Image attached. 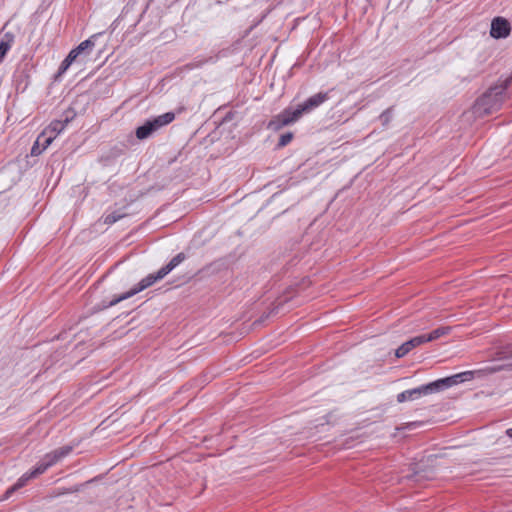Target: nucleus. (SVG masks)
Instances as JSON below:
<instances>
[{
    "instance_id": "obj_1",
    "label": "nucleus",
    "mask_w": 512,
    "mask_h": 512,
    "mask_svg": "<svg viewBox=\"0 0 512 512\" xmlns=\"http://www.w3.org/2000/svg\"><path fill=\"white\" fill-rule=\"evenodd\" d=\"M72 446H63L54 451L47 453L35 466V468L29 473L23 474L18 481L7 489L4 494V499H8L15 491L22 488L26 483L41 474H43L48 468L58 463L60 460L68 456L72 451Z\"/></svg>"
},
{
    "instance_id": "obj_2",
    "label": "nucleus",
    "mask_w": 512,
    "mask_h": 512,
    "mask_svg": "<svg viewBox=\"0 0 512 512\" xmlns=\"http://www.w3.org/2000/svg\"><path fill=\"white\" fill-rule=\"evenodd\" d=\"M184 253H178L176 256H174L167 265L163 266L161 269L158 270L155 274H149L145 278H143L136 287L130 289L128 292L123 293L119 295L118 297L114 298L108 303H104L102 305V309L112 307L119 302L126 300L137 293L141 292L142 290L150 287L153 285L156 281L163 279L167 274H169L175 267H177L184 259H185Z\"/></svg>"
},
{
    "instance_id": "obj_3",
    "label": "nucleus",
    "mask_w": 512,
    "mask_h": 512,
    "mask_svg": "<svg viewBox=\"0 0 512 512\" xmlns=\"http://www.w3.org/2000/svg\"><path fill=\"white\" fill-rule=\"evenodd\" d=\"M508 95L510 94L505 90V86L497 84L490 87L476 100L473 105V113L482 117L498 111Z\"/></svg>"
},
{
    "instance_id": "obj_4",
    "label": "nucleus",
    "mask_w": 512,
    "mask_h": 512,
    "mask_svg": "<svg viewBox=\"0 0 512 512\" xmlns=\"http://www.w3.org/2000/svg\"><path fill=\"white\" fill-rule=\"evenodd\" d=\"M174 119V112H167L152 119H148L136 129L135 135L139 140L147 139L162 127L173 122Z\"/></svg>"
},
{
    "instance_id": "obj_5",
    "label": "nucleus",
    "mask_w": 512,
    "mask_h": 512,
    "mask_svg": "<svg viewBox=\"0 0 512 512\" xmlns=\"http://www.w3.org/2000/svg\"><path fill=\"white\" fill-rule=\"evenodd\" d=\"M304 113H308L304 104L298 105L295 109L287 108L270 120L268 128L279 130L284 126L296 122Z\"/></svg>"
},
{
    "instance_id": "obj_6",
    "label": "nucleus",
    "mask_w": 512,
    "mask_h": 512,
    "mask_svg": "<svg viewBox=\"0 0 512 512\" xmlns=\"http://www.w3.org/2000/svg\"><path fill=\"white\" fill-rule=\"evenodd\" d=\"M495 359L501 361L502 364L486 367L482 370V372L486 374H493L501 370L512 371V345L502 347L499 351H497Z\"/></svg>"
},
{
    "instance_id": "obj_7",
    "label": "nucleus",
    "mask_w": 512,
    "mask_h": 512,
    "mask_svg": "<svg viewBox=\"0 0 512 512\" xmlns=\"http://www.w3.org/2000/svg\"><path fill=\"white\" fill-rule=\"evenodd\" d=\"M474 372L472 371H466L462 373L455 374L450 377L438 379L436 381L431 382L433 386L434 393H437L439 391H443L453 385H456L458 383L471 380L473 378Z\"/></svg>"
},
{
    "instance_id": "obj_8",
    "label": "nucleus",
    "mask_w": 512,
    "mask_h": 512,
    "mask_svg": "<svg viewBox=\"0 0 512 512\" xmlns=\"http://www.w3.org/2000/svg\"><path fill=\"white\" fill-rule=\"evenodd\" d=\"M433 393H434V390H433L432 383H428V384L422 385L420 387L405 390V391L399 393L397 395V401L399 403H403L406 401H412V400L418 399L419 397H421L423 395H429V394H433Z\"/></svg>"
},
{
    "instance_id": "obj_9",
    "label": "nucleus",
    "mask_w": 512,
    "mask_h": 512,
    "mask_svg": "<svg viewBox=\"0 0 512 512\" xmlns=\"http://www.w3.org/2000/svg\"><path fill=\"white\" fill-rule=\"evenodd\" d=\"M510 34V23L503 17H496L491 22L490 35L495 39L506 38Z\"/></svg>"
},
{
    "instance_id": "obj_10",
    "label": "nucleus",
    "mask_w": 512,
    "mask_h": 512,
    "mask_svg": "<svg viewBox=\"0 0 512 512\" xmlns=\"http://www.w3.org/2000/svg\"><path fill=\"white\" fill-rule=\"evenodd\" d=\"M422 344H425L422 335L415 336L412 339L404 342L401 346H399L395 351V356L397 358H402L406 356L412 349Z\"/></svg>"
},
{
    "instance_id": "obj_11",
    "label": "nucleus",
    "mask_w": 512,
    "mask_h": 512,
    "mask_svg": "<svg viewBox=\"0 0 512 512\" xmlns=\"http://www.w3.org/2000/svg\"><path fill=\"white\" fill-rule=\"evenodd\" d=\"M411 471L412 474L408 475L407 478L413 479L416 482L431 479L433 476L432 470L426 469L421 462L413 464L411 466Z\"/></svg>"
},
{
    "instance_id": "obj_12",
    "label": "nucleus",
    "mask_w": 512,
    "mask_h": 512,
    "mask_svg": "<svg viewBox=\"0 0 512 512\" xmlns=\"http://www.w3.org/2000/svg\"><path fill=\"white\" fill-rule=\"evenodd\" d=\"M73 117L74 115L67 113L64 118L52 121L45 130L56 138L57 135L65 129L66 125L73 119Z\"/></svg>"
},
{
    "instance_id": "obj_13",
    "label": "nucleus",
    "mask_w": 512,
    "mask_h": 512,
    "mask_svg": "<svg viewBox=\"0 0 512 512\" xmlns=\"http://www.w3.org/2000/svg\"><path fill=\"white\" fill-rule=\"evenodd\" d=\"M328 99H329L328 92H320V93H317V94L309 97L303 104H304L307 112H310L313 109L319 107L321 104H323Z\"/></svg>"
},
{
    "instance_id": "obj_14",
    "label": "nucleus",
    "mask_w": 512,
    "mask_h": 512,
    "mask_svg": "<svg viewBox=\"0 0 512 512\" xmlns=\"http://www.w3.org/2000/svg\"><path fill=\"white\" fill-rule=\"evenodd\" d=\"M451 329L452 328L450 326L438 327L428 334H423L422 337L425 343L432 342L439 339L442 336L448 335L451 332Z\"/></svg>"
},
{
    "instance_id": "obj_15",
    "label": "nucleus",
    "mask_w": 512,
    "mask_h": 512,
    "mask_svg": "<svg viewBox=\"0 0 512 512\" xmlns=\"http://www.w3.org/2000/svg\"><path fill=\"white\" fill-rule=\"evenodd\" d=\"M14 42V35L11 32H6L0 41V63L5 58L7 52L10 50Z\"/></svg>"
},
{
    "instance_id": "obj_16",
    "label": "nucleus",
    "mask_w": 512,
    "mask_h": 512,
    "mask_svg": "<svg viewBox=\"0 0 512 512\" xmlns=\"http://www.w3.org/2000/svg\"><path fill=\"white\" fill-rule=\"evenodd\" d=\"M55 139L54 136H52L50 133H48L46 130H44L38 137L37 141L40 142V145L42 147V150H45Z\"/></svg>"
},
{
    "instance_id": "obj_17",
    "label": "nucleus",
    "mask_w": 512,
    "mask_h": 512,
    "mask_svg": "<svg viewBox=\"0 0 512 512\" xmlns=\"http://www.w3.org/2000/svg\"><path fill=\"white\" fill-rule=\"evenodd\" d=\"M392 107L390 108H387L386 110H384L381 115L379 116V120L382 124V126L386 127L389 125V123L391 122L392 118H393V112H392Z\"/></svg>"
},
{
    "instance_id": "obj_18",
    "label": "nucleus",
    "mask_w": 512,
    "mask_h": 512,
    "mask_svg": "<svg viewBox=\"0 0 512 512\" xmlns=\"http://www.w3.org/2000/svg\"><path fill=\"white\" fill-rule=\"evenodd\" d=\"M124 216V213H121L120 211H114L105 216L104 223L108 225L114 224L118 220L122 219Z\"/></svg>"
},
{
    "instance_id": "obj_19",
    "label": "nucleus",
    "mask_w": 512,
    "mask_h": 512,
    "mask_svg": "<svg viewBox=\"0 0 512 512\" xmlns=\"http://www.w3.org/2000/svg\"><path fill=\"white\" fill-rule=\"evenodd\" d=\"M96 36L93 35L91 38L81 42L75 49L77 50V52H79L80 54L85 52L86 50L88 49H91L93 46H94V41H93V38H95Z\"/></svg>"
},
{
    "instance_id": "obj_20",
    "label": "nucleus",
    "mask_w": 512,
    "mask_h": 512,
    "mask_svg": "<svg viewBox=\"0 0 512 512\" xmlns=\"http://www.w3.org/2000/svg\"><path fill=\"white\" fill-rule=\"evenodd\" d=\"M293 138V134L288 132V133H285V134H282L279 138V142H278V147H284L286 146L287 144L290 143V141L292 140Z\"/></svg>"
},
{
    "instance_id": "obj_21",
    "label": "nucleus",
    "mask_w": 512,
    "mask_h": 512,
    "mask_svg": "<svg viewBox=\"0 0 512 512\" xmlns=\"http://www.w3.org/2000/svg\"><path fill=\"white\" fill-rule=\"evenodd\" d=\"M70 65H71V63L65 58L62 61L61 65H60V67L58 69L57 77H59L62 74H64L67 71V69L70 67Z\"/></svg>"
},
{
    "instance_id": "obj_22",
    "label": "nucleus",
    "mask_w": 512,
    "mask_h": 512,
    "mask_svg": "<svg viewBox=\"0 0 512 512\" xmlns=\"http://www.w3.org/2000/svg\"><path fill=\"white\" fill-rule=\"evenodd\" d=\"M43 151L44 150H42L40 142L36 140L31 148V155L37 156V155L41 154Z\"/></svg>"
},
{
    "instance_id": "obj_23",
    "label": "nucleus",
    "mask_w": 512,
    "mask_h": 512,
    "mask_svg": "<svg viewBox=\"0 0 512 512\" xmlns=\"http://www.w3.org/2000/svg\"><path fill=\"white\" fill-rule=\"evenodd\" d=\"M501 86H505V90L511 95L512 94V75L505 79L502 83H500Z\"/></svg>"
},
{
    "instance_id": "obj_24",
    "label": "nucleus",
    "mask_w": 512,
    "mask_h": 512,
    "mask_svg": "<svg viewBox=\"0 0 512 512\" xmlns=\"http://www.w3.org/2000/svg\"><path fill=\"white\" fill-rule=\"evenodd\" d=\"M79 55L80 53L74 48L69 52L66 59L72 64Z\"/></svg>"
},
{
    "instance_id": "obj_25",
    "label": "nucleus",
    "mask_w": 512,
    "mask_h": 512,
    "mask_svg": "<svg viewBox=\"0 0 512 512\" xmlns=\"http://www.w3.org/2000/svg\"><path fill=\"white\" fill-rule=\"evenodd\" d=\"M506 435L510 438H512V428H509L506 430Z\"/></svg>"
}]
</instances>
